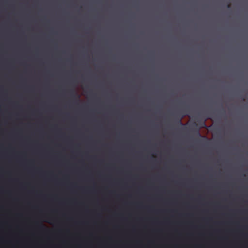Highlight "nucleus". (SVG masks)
<instances>
[{
  "label": "nucleus",
  "instance_id": "obj_1",
  "mask_svg": "<svg viewBox=\"0 0 248 248\" xmlns=\"http://www.w3.org/2000/svg\"><path fill=\"white\" fill-rule=\"evenodd\" d=\"M36 224L38 226L39 229H40L41 230H43L45 228V226L44 225H43L42 224L38 223V222H36Z\"/></svg>",
  "mask_w": 248,
  "mask_h": 248
},
{
  "label": "nucleus",
  "instance_id": "obj_7",
  "mask_svg": "<svg viewBox=\"0 0 248 248\" xmlns=\"http://www.w3.org/2000/svg\"><path fill=\"white\" fill-rule=\"evenodd\" d=\"M78 98H79V95H78Z\"/></svg>",
  "mask_w": 248,
  "mask_h": 248
},
{
  "label": "nucleus",
  "instance_id": "obj_4",
  "mask_svg": "<svg viewBox=\"0 0 248 248\" xmlns=\"http://www.w3.org/2000/svg\"><path fill=\"white\" fill-rule=\"evenodd\" d=\"M197 135H198L199 136H201V134H200V132H199V131H197Z\"/></svg>",
  "mask_w": 248,
  "mask_h": 248
},
{
  "label": "nucleus",
  "instance_id": "obj_8",
  "mask_svg": "<svg viewBox=\"0 0 248 248\" xmlns=\"http://www.w3.org/2000/svg\"><path fill=\"white\" fill-rule=\"evenodd\" d=\"M47 218H48V219H49V220L51 219V218H49V217H47Z\"/></svg>",
  "mask_w": 248,
  "mask_h": 248
},
{
  "label": "nucleus",
  "instance_id": "obj_6",
  "mask_svg": "<svg viewBox=\"0 0 248 248\" xmlns=\"http://www.w3.org/2000/svg\"><path fill=\"white\" fill-rule=\"evenodd\" d=\"M46 222H48V223H50L49 221H47V220H46Z\"/></svg>",
  "mask_w": 248,
  "mask_h": 248
},
{
  "label": "nucleus",
  "instance_id": "obj_5",
  "mask_svg": "<svg viewBox=\"0 0 248 248\" xmlns=\"http://www.w3.org/2000/svg\"><path fill=\"white\" fill-rule=\"evenodd\" d=\"M230 4H228V7H230Z\"/></svg>",
  "mask_w": 248,
  "mask_h": 248
},
{
  "label": "nucleus",
  "instance_id": "obj_2",
  "mask_svg": "<svg viewBox=\"0 0 248 248\" xmlns=\"http://www.w3.org/2000/svg\"><path fill=\"white\" fill-rule=\"evenodd\" d=\"M182 117H179V119H178V123L180 124V125H182Z\"/></svg>",
  "mask_w": 248,
  "mask_h": 248
},
{
  "label": "nucleus",
  "instance_id": "obj_3",
  "mask_svg": "<svg viewBox=\"0 0 248 248\" xmlns=\"http://www.w3.org/2000/svg\"><path fill=\"white\" fill-rule=\"evenodd\" d=\"M72 93H73L74 96H76L77 95V93H76L74 91H72Z\"/></svg>",
  "mask_w": 248,
  "mask_h": 248
}]
</instances>
